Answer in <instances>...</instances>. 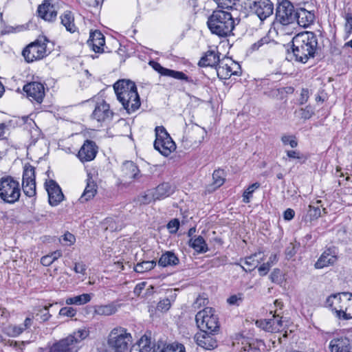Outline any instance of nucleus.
<instances>
[{"instance_id":"nucleus-63","label":"nucleus","mask_w":352,"mask_h":352,"mask_svg":"<svg viewBox=\"0 0 352 352\" xmlns=\"http://www.w3.org/2000/svg\"><path fill=\"white\" fill-rule=\"evenodd\" d=\"M146 285V282H141L136 285L134 288L133 292L137 296H140L142 292V290L145 288Z\"/></svg>"},{"instance_id":"nucleus-24","label":"nucleus","mask_w":352,"mask_h":352,"mask_svg":"<svg viewBox=\"0 0 352 352\" xmlns=\"http://www.w3.org/2000/svg\"><path fill=\"white\" fill-rule=\"evenodd\" d=\"M336 261V252L334 250L329 248L321 254L314 266L316 269H322L333 265Z\"/></svg>"},{"instance_id":"nucleus-21","label":"nucleus","mask_w":352,"mask_h":352,"mask_svg":"<svg viewBox=\"0 0 352 352\" xmlns=\"http://www.w3.org/2000/svg\"><path fill=\"white\" fill-rule=\"evenodd\" d=\"M331 352H352V341L347 337L333 338L329 345Z\"/></svg>"},{"instance_id":"nucleus-45","label":"nucleus","mask_w":352,"mask_h":352,"mask_svg":"<svg viewBox=\"0 0 352 352\" xmlns=\"http://www.w3.org/2000/svg\"><path fill=\"white\" fill-rule=\"evenodd\" d=\"M260 187V184L255 182L250 185L243 194V201L245 204H248L250 201V199L252 196V193L254 190Z\"/></svg>"},{"instance_id":"nucleus-51","label":"nucleus","mask_w":352,"mask_h":352,"mask_svg":"<svg viewBox=\"0 0 352 352\" xmlns=\"http://www.w3.org/2000/svg\"><path fill=\"white\" fill-rule=\"evenodd\" d=\"M299 245V243L296 244L294 243H290L288 245L285 251V254L287 259L292 258L296 254V249Z\"/></svg>"},{"instance_id":"nucleus-6","label":"nucleus","mask_w":352,"mask_h":352,"mask_svg":"<svg viewBox=\"0 0 352 352\" xmlns=\"http://www.w3.org/2000/svg\"><path fill=\"white\" fill-rule=\"evenodd\" d=\"M21 196L19 182L11 176L0 179V198L7 204H14Z\"/></svg>"},{"instance_id":"nucleus-59","label":"nucleus","mask_w":352,"mask_h":352,"mask_svg":"<svg viewBox=\"0 0 352 352\" xmlns=\"http://www.w3.org/2000/svg\"><path fill=\"white\" fill-rule=\"evenodd\" d=\"M87 270L86 265L82 262L76 263L75 266L74 267V270L77 274H85Z\"/></svg>"},{"instance_id":"nucleus-12","label":"nucleus","mask_w":352,"mask_h":352,"mask_svg":"<svg viewBox=\"0 0 352 352\" xmlns=\"http://www.w3.org/2000/svg\"><path fill=\"white\" fill-rule=\"evenodd\" d=\"M296 12L294 6L287 0H283L277 6L276 16L283 25L295 22Z\"/></svg>"},{"instance_id":"nucleus-17","label":"nucleus","mask_w":352,"mask_h":352,"mask_svg":"<svg viewBox=\"0 0 352 352\" xmlns=\"http://www.w3.org/2000/svg\"><path fill=\"white\" fill-rule=\"evenodd\" d=\"M149 65L156 72H157L162 76H170L177 80H184L188 82L192 81V80L184 72L165 68L157 62L150 61Z\"/></svg>"},{"instance_id":"nucleus-20","label":"nucleus","mask_w":352,"mask_h":352,"mask_svg":"<svg viewBox=\"0 0 352 352\" xmlns=\"http://www.w3.org/2000/svg\"><path fill=\"white\" fill-rule=\"evenodd\" d=\"M214 333L201 331L195 336V339L199 346L207 350H211L217 346V340L213 336Z\"/></svg>"},{"instance_id":"nucleus-30","label":"nucleus","mask_w":352,"mask_h":352,"mask_svg":"<svg viewBox=\"0 0 352 352\" xmlns=\"http://www.w3.org/2000/svg\"><path fill=\"white\" fill-rule=\"evenodd\" d=\"M97 192V185L91 179H87V186L83 193L79 199L81 203H84L94 198Z\"/></svg>"},{"instance_id":"nucleus-11","label":"nucleus","mask_w":352,"mask_h":352,"mask_svg":"<svg viewBox=\"0 0 352 352\" xmlns=\"http://www.w3.org/2000/svg\"><path fill=\"white\" fill-rule=\"evenodd\" d=\"M349 292H342L331 294L326 300V307L335 312L338 318L341 319V316L344 311L349 298H351Z\"/></svg>"},{"instance_id":"nucleus-2","label":"nucleus","mask_w":352,"mask_h":352,"mask_svg":"<svg viewBox=\"0 0 352 352\" xmlns=\"http://www.w3.org/2000/svg\"><path fill=\"white\" fill-rule=\"evenodd\" d=\"M113 88L118 100L129 113L140 108L141 102L135 82L129 80H120L114 84Z\"/></svg>"},{"instance_id":"nucleus-15","label":"nucleus","mask_w":352,"mask_h":352,"mask_svg":"<svg viewBox=\"0 0 352 352\" xmlns=\"http://www.w3.org/2000/svg\"><path fill=\"white\" fill-rule=\"evenodd\" d=\"M45 186L48 194L50 204L53 206L58 205L64 198L60 186L52 179L46 182Z\"/></svg>"},{"instance_id":"nucleus-41","label":"nucleus","mask_w":352,"mask_h":352,"mask_svg":"<svg viewBox=\"0 0 352 352\" xmlns=\"http://www.w3.org/2000/svg\"><path fill=\"white\" fill-rule=\"evenodd\" d=\"M60 256H62L61 251L56 250L51 253L50 254L43 256L41 259V263L44 266H50L53 262H54Z\"/></svg>"},{"instance_id":"nucleus-10","label":"nucleus","mask_w":352,"mask_h":352,"mask_svg":"<svg viewBox=\"0 0 352 352\" xmlns=\"http://www.w3.org/2000/svg\"><path fill=\"white\" fill-rule=\"evenodd\" d=\"M245 9L256 14L261 20H264L273 13L274 6L270 0H245Z\"/></svg>"},{"instance_id":"nucleus-27","label":"nucleus","mask_w":352,"mask_h":352,"mask_svg":"<svg viewBox=\"0 0 352 352\" xmlns=\"http://www.w3.org/2000/svg\"><path fill=\"white\" fill-rule=\"evenodd\" d=\"M295 21L302 27L307 28L311 25L315 19L314 14L305 8H300L296 12Z\"/></svg>"},{"instance_id":"nucleus-48","label":"nucleus","mask_w":352,"mask_h":352,"mask_svg":"<svg viewBox=\"0 0 352 352\" xmlns=\"http://www.w3.org/2000/svg\"><path fill=\"white\" fill-rule=\"evenodd\" d=\"M287 156L289 159H296L301 161L302 163L307 160V157H305L302 153L296 150H289L286 151Z\"/></svg>"},{"instance_id":"nucleus-35","label":"nucleus","mask_w":352,"mask_h":352,"mask_svg":"<svg viewBox=\"0 0 352 352\" xmlns=\"http://www.w3.org/2000/svg\"><path fill=\"white\" fill-rule=\"evenodd\" d=\"M91 299V296L89 294H82L81 295L70 297L66 299L65 302L67 305H82L89 302Z\"/></svg>"},{"instance_id":"nucleus-40","label":"nucleus","mask_w":352,"mask_h":352,"mask_svg":"<svg viewBox=\"0 0 352 352\" xmlns=\"http://www.w3.org/2000/svg\"><path fill=\"white\" fill-rule=\"evenodd\" d=\"M21 324H8L3 329V332L10 337H16L23 332Z\"/></svg>"},{"instance_id":"nucleus-19","label":"nucleus","mask_w":352,"mask_h":352,"mask_svg":"<svg viewBox=\"0 0 352 352\" xmlns=\"http://www.w3.org/2000/svg\"><path fill=\"white\" fill-rule=\"evenodd\" d=\"M256 324L267 332L275 333L280 331L283 327L282 318L278 315H273V318L257 320Z\"/></svg>"},{"instance_id":"nucleus-8","label":"nucleus","mask_w":352,"mask_h":352,"mask_svg":"<svg viewBox=\"0 0 352 352\" xmlns=\"http://www.w3.org/2000/svg\"><path fill=\"white\" fill-rule=\"evenodd\" d=\"M48 39L42 36L34 42L30 43L22 52V55L28 63L43 58L47 56V43Z\"/></svg>"},{"instance_id":"nucleus-33","label":"nucleus","mask_w":352,"mask_h":352,"mask_svg":"<svg viewBox=\"0 0 352 352\" xmlns=\"http://www.w3.org/2000/svg\"><path fill=\"white\" fill-rule=\"evenodd\" d=\"M261 256V253H255L247 257L245 261V264L248 267L245 268L243 266H241L242 269L245 272H251L254 270L260 263L261 261L263 260V258Z\"/></svg>"},{"instance_id":"nucleus-39","label":"nucleus","mask_w":352,"mask_h":352,"mask_svg":"<svg viewBox=\"0 0 352 352\" xmlns=\"http://www.w3.org/2000/svg\"><path fill=\"white\" fill-rule=\"evenodd\" d=\"M156 265L155 261H146L137 263L134 270L138 273H144L154 268Z\"/></svg>"},{"instance_id":"nucleus-47","label":"nucleus","mask_w":352,"mask_h":352,"mask_svg":"<svg viewBox=\"0 0 352 352\" xmlns=\"http://www.w3.org/2000/svg\"><path fill=\"white\" fill-rule=\"evenodd\" d=\"M352 318V294H351V298H349L344 311L341 316L342 320H350Z\"/></svg>"},{"instance_id":"nucleus-36","label":"nucleus","mask_w":352,"mask_h":352,"mask_svg":"<svg viewBox=\"0 0 352 352\" xmlns=\"http://www.w3.org/2000/svg\"><path fill=\"white\" fill-rule=\"evenodd\" d=\"M122 171L126 177L135 179L137 177L139 169L133 162H126L122 165Z\"/></svg>"},{"instance_id":"nucleus-28","label":"nucleus","mask_w":352,"mask_h":352,"mask_svg":"<svg viewBox=\"0 0 352 352\" xmlns=\"http://www.w3.org/2000/svg\"><path fill=\"white\" fill-rule=\"evenodd\" d=\"M152 344L151 337L145 334L135 344L131 346L130 352H150Z\"/></svg>"},{"instance_id":"nucleus-55","label":"nucleus","mask_w":352,"mask_h":352,"mask_svg":"<svg viewBox=\"0 0 352 352\" xmlns=\"http://www.w3.org/2000/svg\"><path fill=\"white\" fill-rule=\"evenodd\" d=\"M59 314L63 316L73 317L76 314V310L72 307H65L60 309Z\"/></svg>"},{"instance_id":"nucleus-49","label":"nucleus","mask_w":352,"mask_h":352,"mask_svg":"<svg viewBox=\"0 0 352 352\" xmlns=\"http://www.w3.org/2000/svg\"><path fill=\"white\" fill-rule=\"evenodd\" d=\"M281 141L284 145H289L292 148L298 146V141L294 135H284L281 137Z\"/></svg>"},{"instance_id":"nucleus-18","label":"nucleus","mask_w":352,"mask_h":352,"mask_svg":"<svg viewBox=\"0 0 352 352\" xmlns=\"http://www.w3.org/2000/svg\"><path fill=\"white\" fill-rule=\"evenodd\" d=\"M91 116L98 122H104L111 119L113 112L111 111L109 104L102 101L96 104Z\"/></svg>"},{"instance_id":"nucleus-29","label":"nucleus","mask_w":352,"mask_h":352,"mask_svg":"<svg viewBox=\"0 0 352 352\" xmlns=\"http://www.w3.org/2000/svg\"><path fill=\"white\" fill-rule=\"evenodd\" d=\"M155 198L157 200L164 199L170 196L175 191V187L167 182L158 185L155 188L152 189Z\"/></svg>"},{"instance_id":"nucleus-54","label":"nucleus","mask_w":352,"mask_h":352,"mask_svg":"<svg viewBox=\"0 0 352 352\" xmlns=\"http://www.w3.org/2000/svg\"><path fill=\"white\" fill-rule=\"evenodd\" d=\"M170 300L168 298H164L157 303V309L161 311H166L170 309Z\"/></svg>"},{"instance_id":"nucleus-61","label":"nucleus","mask_w":352,"mask_h":352,"mask_svg":"<svg viewBox=\"0 0 352 352\" xmlns=\"http://www.w3.org/2000/svg\"><path fill=\"white\" fill-rule=\"evenodd\" d=\"M219 6L223 8H232V6L235 5L236 0H217Z\"/></svg>"},{"instance_id":"nucleus-4","label":"nucleus","mask_w":352,"mask_h":352,"mask_svg":"<svg viewBox=\"0 0 352 352\" xmlns=\"http://www.w3.org/2000/svg\"><path fill=\"white\" fill-rule=\"evenodd\" d=\"M132 342V336L126 329L115 327L107 336V349L105 352H128Z\"/></svg>"},{"instance_id":"nucleus-50","label":"nucleus","mask_w":352,"mask_h":352,"mask_svg":"<svg viewBox=\"0 0 352 352\" xmlns=\"http://www.w3.org/2000/svg\"><path fill=\"white\" fill-rule=\"evenodd\" d=\"M320 214L321 211L319 206H309L307 217H309L310 221L318 219L320 217Z\"/></svg>"},{"instance_id":"nucleus-64","label":"nucleus","mask_w":352,"mask_h":352,"mask_svg":"<svg viewBox=\"0 0 352 352\" xmlns=\"http://www.w3.org/2000/svg\"><path fill=\"white\" fill-rule=\"evenodd\" d=\"M280 270L279 269H274L270 274V279L272 282L276 283L280 280Z\"/></svg>"},{"instance_id":"nucleus-13","label":"nucleus","mask_w":352,"mask_h":352,"mask_svg":"<svg viewBox=\"0 0 352 352\" xmlns=\"http://www.w3.org/2000/svg\"><path fill=\"white\" fill-rule=\"evenodd\" d=\"M232 67L239 69V65L230 58H223L216 67L218 77L221 79H228L232 75L239 76L241 72L232 71Z\"/></svg>"},{"instance_id":"nucleus-31","label":"nucleus","mask_w":352,"mask_h":352,"mask_svg":"<svg viewBox=\"0 0 352 352\" xmlns=\"http://www.w3.org/2000/svg\"><path fill=\"white\" fill-rule=\"evenodd\" d=\"M179 260L175 253L167 251L162 254L159 259L158 264L162 267L175 266L178 265Z\"/></svg>"},{"instance_id":"nucleus-5","label":"nucleus","mask_w":352,"mask_h":352,"mask_svg":"<svg viewBox=\"0 0 352 352\" xmlns=\"http://www.w3.org/2000/svg\"><path fill=\"white\" fill-rule=\"evenodd\" d=\"M89 335L86 329H78L69 335L65 338L54 343L51 347V352H78V343L85 339Z\"/></svg>"},{"instance_id":"nucleus-43","label":"nucleus","mask_w":352,"mask_h":352,"mask_svg":"<svg viewBox=\"0 0 352 352\" xmlns=\"http://www.w3.org/2000/svg\"><path fill=\"white\" fill-rule=\"evenodd\" d=\"M344 39H348L352 34V13L347 12L344 15Z\"/></svg>"},{"instance_id":"nucleus-3","label":"nucleus","mask_w":352,"mask_h":352,"mask_svg":"<svg viewBox=\"0 0 352 352\" xmlns=\"http://www.w3.org/2000/svg\"><path fill=\"white\" fill-rule=\"evenodd\" d=\"M207 24L210 32L220 37L230 36L235 25L232 14L221 10L212 12Z\"/></svg>"},{"instance_id":"nucleus-25","label":"nucleus","mask_w":352,"mask_h":352,"mask_svg":"<svg viewBox=\"0 0 352 352\" xmlns=\"http://www.w3.org/2000/svg\"><path fill=\"white\" fill-rule=\"evenodd\" d=\"M221 60L219 58V53L214 50L208 51L200 59L198 65L200 67H218Z\"/></svg>"},{"instance_id":"nucleus-32","label":"nucleus","mask_w":352,"mask_h":352,"mask_svg":"<svg viewBox=\"0 0 352 352\" xmlns=\"http://www.w3.org/2000/svg\"><path fill=\"white\" fill-rule=\"evenodd\" d=\"M61 23L64 25L66 30L72 33L76 30V27L74 24V17L71 11H65L61 16Z\"/></svg>"},{"instance_id":"nucleus-44","label":"nucleus","mask_w":352,"mask_h":352,"mask_svg":"<svg viewBox=\"0 0 352 352\" xmlns=\"http://www.w3.org/2000/svg\"><path fill=\"white\" fill-rule=\"evenodd\" d=\"M22 188L26 196L32 197L36 195V181L22 182Z\"/></svg>"},{"instance_id":"nucleus-52","label":"nucleus","mask_w":352,"mask_h":352,"mask_svg":"<svg viewBox=\"0 0 352 352\" xmlns=\"http://www.w3.org/2000/svg\"><path fill=\"white\" fill-rule=\"evenodd\" d=\"M157 199L155 198L154 193L151 190H148L144 195H142L140 199V201L143 204H148L152 201H155Z\"/></svg>"},{"instance_id":"nucleus-22","label":"nucleus","mask_w":352,"mask_h":352,"mask_svg":"<svg viewBox=\"0 0 352 352\" xmlns=\"http://www.w3.org/2000/svg\"><path fill=\"white\" fill-rule=\"evenodd\" d=\"M204 133L203 129L199 128L189 131L182 139L184 147L197 146L204 140Z\"/></svg>"},{"instance_id":"nucleus-60","label":"nucleus","mask_w":352,"mask_h":352,"mask_svg":"<svg viewBox=\"0 0 352 352\" xmlns=\"http://www.w3.org/2000/svg\"><path fill=\"white\" fill-rule=\"evenodd\" d=\"M208 302V298L199 296L194 303V307L195 308H200L201 306L207 305Z\"/></svg>"},{"instance_id":"nucleus-38","label":"nucleus","mask_w":352,"mask_h":352,"mask_svg":"<svg viewBox=\"0 0 352 352\" xmlns=\"http://www.w3.org/2000/svg\"><path fill=\"white\" fill-rule=\"evenodd\" d=\"M35 182V169L34 167L30 165V164H27L25 165L23 173L22 182Z\"/></svg>"},{"instance_id":"nucleus-34","label":"nucleus","mask_w":352,"mask_h":352,"mask_svg":"<svg viewBox=\"0 0 352 352\" xmlns=\"http://www.w3.org/2000/svg\"><path fill=\"white\" fill-rule=\"evenodd\" d=\"M189 245L197 252L203 253L208 251L207 244L201 236H198L195 239H191Z\"/></svg>"},{"instance_id":"nucleus-14","label":"nucleus","mask_w":352,"mask_h":352,"mask_svg":"<svg viewBox=\"0 0 352 352\" xmlns=\"http://www.w3.org/2000/svg\"><path fill=\"white\" fill-rule=\"evenodd\" d=\"M23 90L31 101L41 104L45 97V88L42 83L32 82L23 87Z\"/></svg>"},{"instance_id":"nucleus-46","label":"nucleus","mask_w":352,"mask_h":352,"mask_svg":"<svg viewBox=\"0 0 352 352\" xmlns=\"http://www.w3.org/2000/svg\"><path fill=\"white\" fill-rule=\"evenodd\" d=\"M50 317L51 315L49 313V307L47 306H44L43 307L40 308L36 314V318L40 322L47 321Z\"/></svg>"},{"instance_id":"nucleus-16","label":"nucleus","mask_w":352,"mask_h":352,"mask_svg":"<svg viewBox=\"0 0 352 352\" xmlns=\"http://www.w3.org/2000/svg\"><path fill=\"white\" fill-rule=\"evenodd\" d=\"M97 148L98 147L94 141L87 140L80 148L78 157L82 162L91 161L96 157L98 152Z\"/></svg>"},{"instance_id":"nucleus-7","label":"nucleus","mask_w":352,"mask_h":352,"mask_svg":"<svg viewBox=\"0 0 352 352\" xmlns=\"http://www.w3.org/2000/svg\"><path fill=\"white\" fill-rule=\"evenodd\" d=\"M195 320L197 327L202 331L217 333L219 330V318L211 307H206L199 311L196 314Z\"/></svg>"},{"instance_id":"nucleus-1","label":"nucleus","mask_w":352,"mask_h":352,"mask_svg":"<svg viewBox=\"0 0 352 352\" xmlns=\"http://www.w3.org/2000/svg\"><path fill=\"white\" fill-rule=\"evenodd\" d=\"M292 52L296 61L305 63L310 58L314 57L318 39L311 32L296 34L292 39Z\"/></svg>"},{"instance_id":"nucleus-37","label":"nucleus","mask_w":352,"mask_h":352,"mask_svg":"<svg viewBox=\"0 0 352 352\" xmlns=\"http://www.w3.org/2000/svg\"><path fill=\"white\" fill-rule=\"evenodd\" d=\"M117 306L113 304L99 305L96 307L95 312L101 316H111L117 311Z\"/></svg>"},{"instance_id":"nucleus-62","label":"nucleus","mask_w":352,"mask_h":352,"mask_svg":"<svg viewBox=\"0 0 352 352\" xmlns=\"http://www.w3.org/2000/svg\"><path fill=\"white\" fill-rule=\"evenodd\" d=\"M309 97V90L307 89H302L299 98L300 104H305L307 102Z\"/></svg>"},{"instance_id":"nucleus-26","label":"nucleus","mask_w":352,"mask_h":352,"mask_svg":"<svg viewBox=\"0 0 352 352\" xmlns=\"http://www.w3.org/2000/svg\"><path fill=\"white\" fill-rule=\"evenodd\" d=\"M37 12L40 17L48 21H53L57 15L54 6L47 1L38 6Z\"/></svg>"},{"instance_id":"nucleus-23","label":"nucleus","mask_w":352,"mask_h":352,"mask_svg":"<svg viewBox=\"0 0 352 352\" xmlns=\"http://www.w3.org/2000/svg\"><path fill=\"white\" fill-rule=\"evenodd\" d=\"M87 44L94 52L102 53L104 51L103 47L105 44L104 36L101 32L95 30L90 33Z\"/></svg>"},{"instance_id":"nucleus-56","label":"nucleus","mask_w":352,"mask_h":352,"mask_svg":"<svg viewBox=\"0 0 352 352\" xmlns=\"http://www.w3.org/2000/svg\"><path fill=\"white\" fill-rule=\"evenodd\" d=\"M179 221L177 219L170 221L167 225V228L170 230V233H176L179 229Z\"/></svg>"},{"instance_id":"nucleus-9","label":"nucleus","mask_w":352,"mask_h":352,"mask_svg":"<svg viewBox=\"0 0 352 352\" xmlns=\"http://www.w3.org/2000/svg\"><path fill=\"white\" fill-rule=\"evenodd\" d=\"M155 140L154 148L164 156H168L176 148V145L165 128L162 126L155 127Z\"/></svg>"},{"instance_id":"nucleus-53","label":"nucleus","mask_w":352,"mask_h":352,"mask_svg":"<svg viewBox=\"0 0 352 352\" xmlns=\"http://www.w3.org/2000/svg\"><path fill=\"white\" fill-rule=\"evenodd\" d=\"M314 114V111L311 107L307 106L305 108H302L299 111V115L301 118L304 120L309 119Z\"/></svg>"},{"instance_id":"nucleus-57","label":"nucleus","mask_w":352,"mask_h":352,"mask_svg":"<svg viewBox=\"0 0 352 352\" xmlns=\"http://www.w3.org/2000/svg\"><path fill=\"white\" fill-rule=\"evenodd\" d=\"M168 349L169 352H186L184 346L178 343L168 344Z\"/></svg>"},{"instance_id":"nucleus-58","label":"nucleus","mask_w":352,"mask_h":352,"mask_svg":"<svg viewBox=\"0 0 352 352\" xmlns=\"http://www.w3.org/2000/svg\"><path fill=\"white\" fill-rule=\"evenodd\" d=\"M270 267L271 264L270 263V262L263 263L258 268L259 274L262 276H265L270 271Z\"/></svg>"},{"instance_id":"nucleus-42","label":"nucleus","mask_w":352,"mask_h":352,"mask_svg":"<svg viewBox=\"0 0 352 352\" xmlns=\"http://www.w3.org/2000/svg\"><path fill=\"white\" fill-rule=\"evenodd\" d=\"M214 190L222 186L225 182L224 171L223 170H215L212 174Z\"/></svg>"}]
</instances>
